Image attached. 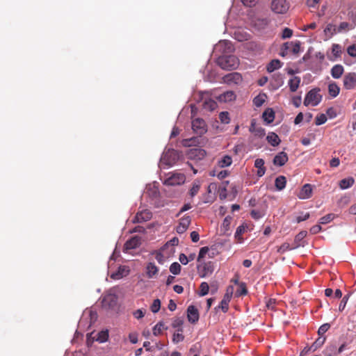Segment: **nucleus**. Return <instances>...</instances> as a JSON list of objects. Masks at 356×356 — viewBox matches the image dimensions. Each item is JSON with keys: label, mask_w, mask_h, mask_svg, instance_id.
Here are the masks:
<instances>
[{"label": "nucleus", "mask_w": 356, "mask_h": 356, "mask_svg": "<svg viewBox=\"0 0 356 356\" xmlns=\"http://www.w3.org/2000/svg\"><path fill=\"white\" fill-rule=\"evenodd\" d=\"M217 63L223 70H233L238 66L239 60L234 55L222 56L218 58Z\"/></svg>", "instance_id": "f257e3e1"}, {"label": "nucleus", "mask_w": 356, "mask_h": 356, "mask_svg": "<svg viewBox=\"0 0 356 356\" xmlns=\"http://www.w3.org/2000/svg\"><path fill=\"white\" fill-rule=\"evenodd\" d=\"M322 100V95L320 94L319 88H314L309 90L304 99V105L316 106H317Z\"/></svg>", "instance_id": "f03ea898"}, {"label": "nucleus", "mask_w": 356, "mask_h": 356, "mask_svg": "<svg viewBox=\"0 0 356 356\" xmlns=\"http://www.w3.org/2000/svg\"><path fill=\"white\" fill-rule=\"evenodd\" d=\"M197 273L200 277H205L211 275L214 270L213 264L211 261L205 262L202 260L197 266Z\"/></svg>", "instance_id": "7ed1b4c3"}, {"label": "nucleus", "mask_w": 356, "mask_h": 356, "mask_svg": "<svg viewBox=\"0 0 356 356\" xmlns=\"http://www.w3.org/2000/svg\"><path fill=\"white\" fill-rule=\"evenodd\" d=\"M179 155L177 151L174 149H169L165 152L161 159V165H165L168 166L173 165L177 161Z\"/></svg>", "instance_id": "20e7f679"}, {"label": "nucleus", "mask_w": 356, "mask_h": 356, "mask_svg": "<svg viewBox=\"0 0 356 356\" xmlns=\"http://www.w3.org/2000/svg\"><path fill=\"white\" fill-rule=\"evenodd\" d=\"M289 8V3L286 0H273L271 2V9L275 13H286Z\"/></svg>", "instance_id": "39448f33"}, {"label": "nucleus", "mask_w": 356, "mask_h": 356, "mask_svg": "<svg viewBox=\"0 0 356 356\" xmlns=\"http://www.w3.org/2000/svg\"><path fill=\"white\" fill-rule=\"evenodd\" d=\"M186 181V176L183 173H172L167 178L163 184L166 186H178L183 184Z\"/></svg>", "instance_id": "423d86ee"}, {"label": "nucleus", "mask_w": 356, "mask_h": 356, "mask_svg": "<svg viewBox=\"0 0 356 356\" xmlns=\"http://www.w3.org/2000/svg\"><path fill=\"white\" fill-rule=\"evenodd\" d=\"M192 129L199 136L203 135L207 131L206 122L200 118H196L192 121Z\"/></svg>", "instance_id": "0eeeda50"}, {"label": "nucleus", "mask_w": 356, "mask_h": 356, "mask_svg": "<svg viewBox=\"0 0 356 356\" xmlns=\"http://www.w3.org/2000/svg\"><path fill=\"white\" fill-rule=\"evenodd\" d=\"M343 88L346 90H353L356 88V73L348 72L343 79Z\"/></svg>", "instance_id": "6e6552de"}, {"label": "nucleus", "mask_w": 356, "mask_h": 356, "mask_svg": "<svg viewBox=\"0 0 356 356\" xmlns=\"http://www.w3.org/2000/svg\"><path fill=\"white\" fill-rule=\"evenodd\" d=\"M152 217V212L148 209L139 211L133 219L134 223H140L149 220Z\"/></svg>", "instance_id": "1a4fd4ad"}, {"label": "nucleus", "mask_w": 356, "mask_h": 356, "mask_svg": "<svg viewBox=\"0 0 356 356\" xmlns=\"http://www.w3.org/2000/svg\"><path fill=\"white\" fill-rule=\"evenodd\" d=\"M191 222V217L189 216H184L179 220V225L176 227V231L178 234L184 233L188 229Z\"/></svg>", "instance_id": "9d476101"}, {"label": "nucleus", "mask_w": 356, "mask_h": 356, "mask_svg": "<svg viewBox=\"0 0 356 356\" xmlns=\"http://www.w3.org/2000/svg\"><path fill=\"white\" fill-rule=\"evenodd\" d=\"M187 318L191 323H195L198 321L200 318L199 312L195 306L190 305L187 308Z\"/></svg>", "instance_id": "9b49d317"}, {"label": "nucleus", "mask_w": 356, "mask_h": 356, "mask_svg": "<svg viewBox=\"0 0 356 356\" xmlns=\"http://www.w3.org/2000/svg\"><path fill=\"white\" fill-rule=\"evenodd\" d=\"M300 41L285 42L283 44V48L286 51H291L293 54H297L300 50Z\"/></svg>", "instance_id": "f8f14e48"}, {"label": "nucleus", "mask_w": 356, "mask_h": 356, "mask_svg": "<svg viewBox=\"0 0 356 356\" xmlns=\"http://www.w3.org/2000/svg\"><path fill=\"white\" fill-rule=\"evenodd\" d=\"M312 195V186L309 184H306L302 186L298 196L300 199L305 200L310 198Z\"/></svg>", "instance_id": "ddd939ff"}, {"label": "nucleus", "mask_w": 356, "mask_h": 356, "mask_svg": "<svg viewBox=\"0 0 356 356\" xmlns=\"http://www.w3.org/2000/svg\"><path fill=\"white\" fill-rule=\"evenodd\" d=\"M288 155L284 152L278 153L273 159V164L277 166H282L288 161Z\"/></svg>", "instance_id": "4468645a"}, {"label": "nucleus", "mask_w": 356, "mask_h": 356, "mask_svg": "<svg viewBox=\"0 0 356 356\" xmlns=\"http://www.w3.org/2000/svg\"><path fill=\"white\" fill-rule=\"evenodd\" d=\"M140 237L135 236L128 240L124 244V248L126 250H132L138 248L140 245Z\"/></svg>", "instance_id": "2eb2a0df"}, {"label": "nucleus", "mask_w": 356, "mask_h": 356, "mask_svg": "<svg viewBox=\"0 0 356 356\" xmlns=\"http://www.w3.org/2000/svg\"><path fill=\"white\" fill-rule=\"evenodd\" d=\"M129 270L124 266H121L118 268V270L112 273L111 277L113 280H119L124 276H126L129 274Z\"/></svg>", "instance_id": "dca6fc26"}, {"label": "nucleus", "mask_w": 356, "mask_h": 356, "mask_svg": "<svg viewBox=\"0 0 356 356\" xmlns=\"http://www.w3.org/2000/svg\"><path fill=\"white\" fill-rule=\"evenodd\" d=\"M344 68L343 65L337 64L331 69V75L334 79H339L343 74Z\"/></svg>", "instance_id": "f3484780"}, {"label": "nucleus", "mask_w": 356, "mask_h": 356, "mask_svg": "<svg viewBox=\"0 0 356 356\" xmlns=\"http://www.w3.org/2000/svg\"><path fill=\"white\" fill-rule=\"evenodd\" d=\"M262 118L267 124H270L273 122L275 119V112L270 108H266L262 114Z\"/></svg>", "instance_id": "a211bd4d"}, {"label": "nucleus", "mask_w": 356, "mask_h": 356, "mask_svg": "<svg viewBox=\"0 0 356 356\" xmlns=\"http://www.w3.org/2000/svg\"><path fill=\"white\" fill-rule=\"evenodd\" d=\"M225 81L228 83L233 82L237 84L242 81V76L237 72L231 73L225 76Z\"/></svg>", "instance_id": "6ab92c4d"}, {"label": "nucleus", "mask_w": 356, "mask_h": 356, "mask_svg": "<svg viewBox=\"0 0 356 356\" xmlns=\"http://www.w3.org/2000/svg\"><path fill=\"white\" fill-rule=\"evenodd\" d=\"M266 140L268 143L273 147L279 145L281 142L279 136L274 132L269 133L266 137Z\"/></svg>", "instance_id": "aec40b11"}, {"label": "nucleus", "mask_w": 356, "mask_h": 356, "mask_svg": "<svg viewBox=\"0 0 356 356\" xmlns=\"http://www.w3.org/2000/svg\"><path fill=\"white\" fill-rule=\"evenodd\" d=\"M282 64L278 59L272 60L267 65L266 70L268 72H273L276 70L281 68Z\"/></svg>", "instance_id": "412c9836"}, {"label": "nucleus", "mask_w": 356, "mask_h": 356, "mask_svg": "<svg viewBox=\"0 0 356 356\" xmlns=\"http://www.w3.org/2000/svg\"><path fill=\"white\" fill-rule=\"evenodd\" d=\"M300 78L294 76L289 81V86L291 92H296L299 88L300 83Z\"/></svg>", "instance_id": "4be33fe9"}, {"label": "nucleus", "mask_w": 356, "mask_h": 356, "mask_svg": "<svg viewBox=\"0 0 356 356\" xmlns=\"http://www.w3.org/2000/svg\"><path fill=\"white\" fill-rule=\"evenodd\" d=\"M355 183V179L350 177L348 178H345L341 179L339 181V186L341 189H347L351 187Z\"/></svg>", "instance_id": "5701e85b"}, {"label": "nucleus", "mask_w": 356, "mask_h": 356, "mask_svg": "<svg viewBox=\"0 0 356 356\" xmlns=\"http://www.w3.org/2000/svg\"><path fill=\"white\" fill-rule=\"evenodd\" d=\"M339 92L340 88L336 83L332 82L328 85V92L332 97H336L339 94Z\"/></svg>", "instance_id": "b1692460"}, {"label": "nucleus", "mask_w": 356, "mask_h": 356, "mask_svg": "<svg viewBox=\"0 0 356 356\" xmlns=\"http://www.w3.org/2000/svg\"><path fill=\"white\" fill-rule=\"evenodd\" d=\"M158 271L159 269L154 263H148L147 266V275L148 277L152 278L154 275L157 274Z\"/></svg>", "instance_id": "393cba45"}, {"label": "nucleus", "mask_w": 356, "mask_h": 356, "mask_svg": "<svg viewBox=\"0 0 356 356\" xmlns=\"http://www.w3.org/2000/svg\"><path fill=\"white\" fill-rule=\"evenodd\" d=\"M286 179L284 176H279L275 179V185L277 190L281 191L286 186Z\"/></svg>", "instance_id": "a878e982"}, {"label": "nucleus", "mask_w": 356, "mask_h": 356, "mask_svg": "<svg viewBox=\"0 0 356 356\" xmlns=\"http://www.w3.org/2000/svg\"><path fill=\"white\" fill-rule=\"evenodd\" d=\"M232 163V159L229 155L224 156L218 162V165L220 168H225L229 166Z\"/></svg>", "instance_id": "bb28decb"}, {"label": "nucleus", "mask_w": 356, "mask_h": 356, "mask_svg": "<svg viewBox=\"0 0 356 356\" xmlns=\"http://www.w3.org/2000/svg\"><path fill=\"white\" fill-rule=\"evenodd\" d=\"M325 356H337V347L334 344H331L326 347L324 350Z\"/></svg>", "instance_id": "cd10ccee"}, {"label": "nucleus", "mask_w": 356, "mask_h": 356, "mask_svg": "<svg viewBox=\"0 0 356 356\" xmlns=\"http://www.w3.org/2000/svg\"><path fill=\"white\" fill-rule=\"evenodd\" d=\"M168 327L165 326V324L160 321L156 324L153 327V334L154 336L160 335L163 330H167Z\"/></svg>", "instance_id": "c85d7f7f"}, {"label": "nucleus", "mask_w": 356, "mask_h": 356, "mask_svg": "<svg viewBox=\"0 0 356 356\" xmlns=\"http://www.w3.org/2000/svg\"><path fill=\"white\" fill-rule=\"evenodd\" d=\"M325 337H319L311 346L309 349H312L313 351H315L318 348L321 347L325 341Z\"/></svg>", "instance_id": "c756f323"}, {"label": "nucleus", "mask_w": 356, "mask_h": 356, "mask_svg": "<svg viewBox=\"0 0 356 356\" xmlns=\"http://www.w3.org/2000/svg\"><path fill=\"white\" fill-rule=\"evenodd\" d=\"M307 234V231H301L296 236H295V238H294V243H295V245L293 247V248H298V246H300V241L306 237Z\"/></svg>", "instance_id": "7c9ffc66"}, {"label": "nucleus", "mask_w": 356, "mask_h": 356, "mask_svg": "<svg viewBox=\"0 0 356 356\" xmlns=\"http://www.w3.org/2000/svg\"><path fill=\"white\" fill-rule=\"evenodd\" d=\"M236 95L232 91H227L220 96V99L224 102H230L235 99Z\"/></svg>", "instance_id": "2f4dec72"}, {"label": "nucleus", "mask_w": 356, "mask_h": 356, "mask_svg": "<svg viewBox=\"0 0 356 356\" xmlns=\"http://www.w3.org/2000/svg\"><path fill=\"white\" fill-rule=\"evenodd\" d=\"M181 265L177 262L172 263L170 266V271L173 275H179L181 272Z\"/></svg>", "instance_id": "473e14b6"}, {"label": "nucleus", "mask_w": 356, "mask_h": 356, "mask_svg": "<svg viewBox=\"0 0 356 356\" xmlns=\"http://www.w3.org/2000/svg\"><path fill=\"white\" fill-rule=\"evenodd\" d=\"M236 294L238 296H245L248 294V290L245 283H240L239 288L236 291Z\"/></svg>", "instance_id": "72a5a7b5"}, {"label": "nucleus", "mask_w": 356, "mask_h": 356, "mask_svg": "<svg viewBox=\"0 0 356 356\" xmlns=\"http://www.w3.org/2000/svg\"><path fill=\"white\" fill-rule=\"evenodd\" d=\"M200 296H204L207 295L209 293V284L205 282H202L200 286Z\"/></svg>", "instance_id": "f704fd0d"}, {"label": "nucleus", "mask_w": 356, "mask_h": 356, "mask_svg": "<svg viewBox=\"0 0 356 356\" xmlns=\"http://www.w3.org/2000/svg\"><path fill=\"white\" fill-rule=\"evenodd\" d=\"M219 119H220V122L223 124L229 123L230 118L229 116V113L227 111H223V112L220 113Z\"/></svg>", "instance_id": "c9c22d12"}, {"label": "nucleus", "mask_w": 356, "mask_h": 356, "mask_svg": "<svg viewBox=\"0 0 356 356\" xmlns=\"http://www.w3.org/2000/svg\"><path fill=\"white\" fill-rule=\"evenodd\" d=\"M292 249H293V247H291L289 243H284L277 248V252L280 254H283L285 252L291 250Z\"/></svg>", "instance_id": "e433bc0d"}, {"label": "nucleus", "mask_w": 356, "mask_h": 356, "mask_svg": "<svg viewBox=\"0 0 356 356\" xmlns=\"http://www.w3.org/2000/svg\"><path fill=\"white\" fill-rule=\"evenodd\" d=\"M209 248L207 246L202 247L200 250V252L197 257V262H201V261L203 259V258L205 257V255L209 253Z\"/></svg>", "instance_id": "4c0bfd02"}, {"label": "nucleus", "mask_w": 356, "mask_h": 356, "mask_svg": "<svg viewBox=\"0 0 356 356\" xmlns=\"http://www.w3.org/2000/svg\"><path fill=\"white\" fill-rule=\"evenodd\" d=\"M334 218V214L333 213H329L325 215V216L320 218L319 222L320 224H327L330 222H331Z\"/></svg>", "instance_id": "58836bf2"}, {"label": "nucleus", "mask_w": 356, "mask_h": 356, "mask_svg": "<svg viewBox=\"0 0 356 356\" xmlns=\"http://www.w3.org/2000/svg\"><path fill=\"white\" fill-rule=\"evenodd\" d=\"M161 308V301L159 299H155L151 307H150V309L151 311L153 312V313H157L159 309Z\"/></svg>", "instance_id": "ea45409f"}, {"label": "nucleus", "mask_w": 356, "mask_h": 356, "mask_svg": "<svg viewBox=\"0 0 356 356\" xmlns=\"http://www.w3.org/2000/svg\"><path fill=\"white\" fill-rule=\"evenodd\" d=\"M332 52L335 58L340 57L341 54L340 45L338 44H333L332 47Z\"/></svg>", "instance_id": "a19ab883"}, {"label": "nucleus", "mask_w": 356, "mask_h": 356, "mask_svg": "<svg viewBox=\"0 0 356 356\" xmlns=\"http://www.w3.org/2000/svg\"><path fill=\"white\" fill-rule=\"evenodd\" d=\"M327 120V117L325 114L322 113V114L318 115L315 119V124L318 126L321 125V124L325 123Z\"/></svg>", "instance_id": "79ce46f5"}, {"label": "nucleus", "mask_w": 356, "mask_h": 356, "mask_svg": "<svg viewBox=\"0 0 356 356\" xmlns=\"http://www.w3.org/2000/svg\"><path fill=\"white\" fill-rule=\"evenodd\" d=\"M108 338V331H102L98 334V337L97 339L101 343L106 341Z\"/></svg>", "instance_id": "37998d69"}, {"label": "nucleus", "mask_w": 356, "mask_h": 356, "mask_svg": "<svg viewBox=\"0 0 356 356\" xmlns=\"http://www.w3.org/2000/svg\"><path fill=\"white\" fill-rule=\"evenodd\" d=\"M273 79L275 81V88H278L283 84V80L281 74H274Z\"/></svg>", "instance_id": "c03bdc74"}, {"label": "nucleus", "mask_w": 356, "mask_h": 356, "mask_svg": "<svg viewBox=\"0 0 356 356\" xmlns=\"http://www.w3.org/2000/svg\"><path fill=\"white\" fill-rule=\"evenodd\" d=\"M330 325L329 323L323 324L318 330V334L320 337H323V335L330 329Z\"/></svg>", "instance_id": "a18cd8bd"}, {"label": "nucleus", "mask_w": 356, "mask_h": 356, "mask_svg": "<svg viewBox=\"0 0 356 356\" xmlns=\"http://www.w3.org/2000/svg\"><path fill=\"white\" fill-rule=\"evenodd\" d=\"M265 102L263 96L258 95L253 99V103L257 107L261 106Z\"/></svg>", "instance_id": "49530a36"}, {"label": "nucleus", "mask_w": 356, "mask_h": 356, "mask_svg": "<svg viewBox=\"0 0 356 356\" xmlns=\"http://www.w3.org/2000/svg\"><path fill=\"white\" fill-rule=\"evenodd\" d=\"M219 45H223L227 49L228 52H232L234 50V47L232 42L227 40L220 41Z\"/></svg>", "instance_id": "de8ad7c7"}, {"label": "nucleus", "mask_w": 356, "mask_h": 356, "mask_svg": "<svg viewBox=\"0 0 356 356\" xmlns=\"http://www.w3.org/2000/svg\"><path fill=\"white\" fill-rule=\"evenodd\" d=\"M216 102L213 100L209 99V101H206L204 102V108H209L210 110H214L216 107Z\"/></svg>", "instance_id": "09e8293b"}, {"label": "nucleus", "mask_w": 356, "mask_h": 356, "mask_svg": "<svg viewBox=\"0 0 356 356\" xmlns=\"http://www.w3.org/2000/svg\"><path fill=\"white\" fill-rule=\"evenodd\" d=\"M200 186L199 184L193 183L192 188L190 190V195L191 197L195 196L199 191Z\"/></svg>", "instance_id": "8fccbe9b"}, {"label": "nucleus", "mask_w": 356, "mask_h": 356, "mask_svg": "<svg viewBox=\"0 0 356 356\" xmlns=\"http://www.w3.org/2000/svg\"><path fill=\"white\" fill-rule=\"evenodd\" d=\"M293 35V31L289 28H284L282 34V38L283 39L290 38Z\"/></svg>", "instance_id": "3c124183"}, {"label": "nucleus", "mask_w": 356, "mask_h": 356, "mask_svg": "<svg viewBox=\"0 0 356 356\" xmlns=\"http://www.w3.org/2000/svg\"><path fill=\"white\" fill-rule=\"evenodd\" d=\"M348 298H349V295H346L341 300V302L339 306V310L340 312H342L345 309Z\"/></svg>", "instance_id": "603ef678"}, {"label": "nucleus", "mask_w": 356, "mask_h": 356, "mask_svg": "<svg viewBox=\"0 0 356 356\" xmlns=\"http://www.w3.org/2000/svg\"><path fill=\"white\" fill-rule=\"evenodd\" d=\"M184 339V337L181 333H175L173 334L172 341L175 343L182 341Z\"/></svg>", "instance_id": "864d4df0"}, {"label": "nucleus", "mask_w": 356, "mask_h": 356, "mask_svg": "<svg viewBox=\"0 0 356 356\" xmlns=\"http://www.w3.org/2000/svg\"><path fill=\"white\" fill-rule=\"evenodd\" d=\"M348 54L352 57H356V44L349 46L347 49Z\"/></svg>", "instance_id": "5fc2aeb1"}, {"label": "nucleus", "mask_w": 356, "mask_h": 356, "mask_svg": "<svg viewBox=\"0 0 356 356\" xmlns=\"http://www.w3.org/2000/svg\"><path fill=\"white\" fill-rule=\"evenodd\" d=\"M349 26H350L349 23L346 22H343L340 23V24L337 29V32L341 33L344 30L349 29Z\"/></svg>", "instance_id": "6e6d98bb"}, {"label": "nucleus", "mask_w": 356, "mask_h": 356, "mask_svg": "<svg viewBox=\"0 0 356 356\" xmlns=\"http://www.w3.org/2000/svg\"><path fill=\"white\" fill-rule=\"evenodd\" d=\"M218 307L220 308L224 313H226L229 309V302L222 300Z\"/></svg>", "instance_id": "4d7b16f0"}, {"label": "nucleus", "mask_w": 356, "mask_h": 356, "mask_svg": "<svg viewBox=\"0 0 356 356\" xmlns=\"http://www.w3.org/2000/svg\"><path fill=\"white\" fill-rule=\"evenodd\" d=\"M254 134L256 136L261 138L265 135V129L261 127H258L257 129L254 130Z\"/></svg>", "instance_id": "13d9d810"}, {"label": "nucleus", "mask_w": 356, "mask_h": 356, "mask_svg": "<svg viewBox=\"0 0 356 356\" xmlns=\"http://www.w3.org/2000/svg\"><path fill=\"white\" fill-rule=\"evenodd\" d=\"M133 315L136 318L140 319L144 317L145 312L142 309H139L134 312Z\"/></svg>", "instance_id": "bf43d9fd"}, {"label": "nucleus", "mask_w": 356, "mask_h": 356, "mask_svg": "<svg viewBox=\"0 0 356 356\" xmlns=\"http://www.w3.org/2000/svg\"><path fill=\"white\" fill-rule=\"evenodd\" d=\"M179 260L183 265H186L189 262L188 257L184 253L179 254Z\"/></svg>", "instance_id": "052dcab7"}, {"label": "nucleus", "mask_w": 356, "mask_h": 356, "mask_svg": "<svg viewBox=\"0 0 356 356\" xmlns=\"http://www.w3.org/2000/svg\"><path fill=\"white\" fill-rule=\"evenodd\" d=\"M254 167L257 168H264V161L262 159H257L254 161Z\"/></svg>", "instance_id": "680f3d73"}, {"label": "nucleus", "mask_w": 356, "mask_h": 356, "mask_svg": "<svg viewBox=\"0 0 356 356\" xmlns=\"http://www.w3.org/2000/svg\"><path fill=\"white\" fill-rule=\"evenodd\" d=\"M340 164V161L339 158H333L330 161V165L332 168L338 167Z\"/></svg>", "instance_id": "e2e57ef3"}, {"label": "nucleus", "mask_w": 356, "mask_h": 356, "mask_svg": "<svg viewBox=\"0 0 356 356\" xmlns=\"http://www.w3.org/2000/svg\"><path fill=\"white\" fill-rule=\"evenodd\" d=\"M250 215L252 218L255 220H258L261 218L262 215L260 211L257 210H252L250 213Z\"/></svg>", "instance_id": "0e129e2a"}, {"label": "nucleus", "mask_w": 356, "mask_h": 356, "mask_svg": "<svg viewBox=\"0 0 356 356\" xmlns=\"http://www.w3.org/2000/svg\"><path fill=\"white\" fill-rule=\"evenodd\" d=\"M321 231V227L319 225H316L310 228V232L312 234H316Z\"/></svg>", "instance_id": "69168bd1"}, {"label": "nucleus", "mask_w": 356, "mask_h": 356, "mask_svg": "<svg viewBox=\"0 0 356 356\" xmlns=\"http://www.w3.org/2000/svg\"><path fill=\"white\" fill-rule=\"evenodd\" d=\"M301 97L300 96H296V97H293V99H292V102H293V104L296 106V107H299L300 104H301Z\"/></svg>", "instance_id": "338daca9"}, {"label": "nucleus", "mask_w": 356, "mask_h": 356, "mask_svg": "<svg viewBox=\"0 0 356 356\" xmlns=\"http://www.w3.org/2000/svg\"><path fill=\"white\" fill-rule=\"evenodd\" d=\"M191 238L193 242L196 243L199 241L200 235L196 231H193L191 233Z\"/></svg>", "instance_id": "774afa93"}]
</instances>
